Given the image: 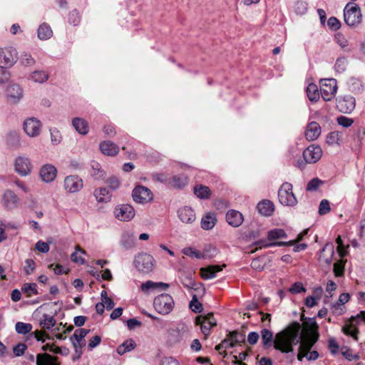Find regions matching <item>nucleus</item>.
Segmentation results:
<instances>
[{"instance_id":"nucleus-1","label":"nucleus","mask_w":365,"mask_h":365,"mask_svg":"<svg viewBox=\"0 0 365 365\" xmlns=\"http://www.w3.org/2000/svg\"><path fill=\"white\" fill-rule=\"evenodd\" d=\"M300 330H302L301 324L297 322H293L284 329L278 332L274 339L271 331L263 329L261 331L262 344L265 347H270L273 344L276 350L282 353L292 352L293 346L298 344Z\"/></svg>"},{"instance_id":"nucleus-2","label":"nucleus","mask_w":365,"mask_h":365,"mask_svg":"<svg viewBox=\"0 0 365 365\" xmlns=\"http://www.w3.org/2000/svg\"><path fill=\"white\" fill-rule=\"evenodd\" d=\"M155 264V259L152 255L146 252L138 254L134 259L135 268L140 272L148 274L150 272Z\"/></svg>"},{"instance_id":"nucleus-3","label":"nucleus","mask_w":365,"mask_h":365,"mask_svg":"<svg viewBox=\"0 0 365 365\" xmlns=\"http://www.w3.org/2000/svg\"><path fill=\"white\" fill-rule=\"evenodd\" d=\"M173 297L168 294H162L156 297L153 302L155 309L161 314H169L173 308Z\"/></svg>"},{"instance_id":"nucleus-4","label":"nucleus","mask_w":365,"mask_h":365,"mask_svg":"<svg viewBox=\"0 0 365 365\" xmlns=\"http://www.w3.org/2000/svg\"><path fill=\"white\" fill-rule=\"evenodd\" d=\"M279 201L286 206H294L297 200L292 192V185L289 182L283 183L278 191Z\"/></svg>"},{"instance_id":"nucleus-5","label":"nucleus","mask_w":365,"mask_h":365,"mask_svg":"<svg viewBox=\"0 0 365 365\" xmlns=\"http://www.w3.org/2000/svg\"><path fill=\"white\" fill-rule=\"evenodd\" d=\"M344 17L345 23L349 26L359 24L361 19L360 9L356 4H346L344 10Z\"/></svg>"},{"instance_id":"nucleus-6","label":"nucleus","mask_w":365,"mask_h":365,"mask_svg":"<svg viewBox=\"0 0 365 365\" xmlns=\"http://www.w3.org/2000/svg\"><path fill=\"white\" fill-rule=\"evenodd\" d=\"M17 60V51L13 47L0 48V68H10Z\"/></svg>"},{"instance_id":"nucleus-7","label":"nucleus","mask_w":365,"mask_h":365,"mask_svg":"<svg viewBox=\"0 0 365 365\" xmlns=\"http://www.w3.org/2000/svg\"><path fill=\"white\" fill-rule=\"evenodd\" d=\"M337 84L335 79H324L321 81L320 93L325 101H331L336 93Z\"/></svg>"},{"instance_id":"nucleus-8","label":"nucleus","mask_w":365,"mask_h":365,"mask_svg":"<svg viewBox=\"0 0 365 365\" xmlns=\"http://www.w3.org/2000/svg\"><path fill=\"white\" fill-rule=\"evenodd\" d=\"M132 196L135 202L140 204L147 203L153 200L151 190L141 185H138L133 189Z\"/></svg>"},{"instance_id":"nucleus-9","label":"nucleus","mask_w":365,"mask_h":365,"mask_svg":"<svg viewBox=\"0 0 365 365\" xmlns=\"http://www.w3.org/2000/svg\"><path fill=\"white\" fill-rule=\"evenodd\" d=\"M15 171L21 176L29 175L32 170V164L29 158L18 156L14 160Z\"/></svg>"},{"instance_id":"nucleus-10","label":"nucleus","mask_w":365,"mask_h":365,"mask_svg":"<svg viewBox=\"0 0 365 365\" xmlns=\"http://www.w3.org/2000/svg\"><path fill=\"white\" fill-rule=\"evenodd\" d=\"M301 332V331H299ZM319 335L317 333L309 332L305 336H302L299 333V342L300 345L299 349L305 353H309L314 344L317 341Z\"/></svg>"},{"instance_id":"nucleus-11","label":"nucleus","mask_w":365,"mask_h":365,"mask_svg":"<svg viewBox=\"0 0 365 365\" xmlns=\"http://www.w3.org/2000/svg\"><path fill=\"white\" fill-rule=\"evenodd\" d=\"M114 215L119 220L130 221L135 216V210L130 205H120L115 208Z\"/></svg>"},{"instance_id":"nucleus-12","label":"nucleus","mask_w":365,"mask_h":365,"mask_svg":"<svg viewBox=\"0 0 365 365\" xmlns=\"http://www.w3.org/2000/svg\"><path fill=\"white\" fill-rule=\"evenodd\" d=\"M322 155V148L315 145H311L303 152V158L307 163H315L320 160Z\"/></svg>"},{"instance_id":"nucleus-13","label":"nucleus","mask_w":365,"mask_h":365,"mask_svg":"<svg viewBox=\"0 0 365 365\" xmlns=\"http://www.w3.org/2000/svg\"><path fill=\"white\" fill-rule=\"evenodd\" d=\"M41 123L36 118H29L24 121V130L30 137H36L40 134Z\"/></svg>"},{"instance_id":"nucleus-14","label":"nucleus","mask_w":365,"mask_h":365,"mask_svg":"<svg viewBox=\"0 0 365 365\" xmlns=\"http://www.w3.org/2000/svg\"><path fill=\"white\" fill-rule=\"evenodd\" d=\"M63 186L67 192H76L83 187V181L77 175L67 176L64 180Z\"/></svg>"},{"instance_id":"nucleus-15","label":"nucleus","mask_w":365,"mask_h":365,"mask_svg":"<svg viewBox=\"0 0 365 365\" xmlns=\"http://www.w3.org/2000/svg\"><path fill=\"white\" fill-rule=\"evenodd\" d=\"M8 101L12 103H18L23 97V91L18 84H11L6 88Z\"/></svg>"},{"instance_id":"nucleus-16","label":"nucleus","mask_w":365,"mask_h":365,"mask_svg":"<svg viewBox=\"0 0 365 365\" xmlns=\"http://www.w3.org/2000/svg\"><path fill=\"white\" fill-rule=\"evenodd\" d=\"M57 170L56 167L51 164H46L40 169L39 175L43 181L45 182H51L54 180L56 177Z\"/></svg>"},{"instance_id":"nucleus-17","label":"nucleus","mask_w":365,"mask_h":365,"mask_svg":"<svg viewBox=\"0 0 365 365\" xmlns=\"http://www.w3.org/2000/svg\"><path fill=\"white\" fill-rule=\"evenodd\" d=\"M334 255V247L332 243H327L322 250L319 259L321 263L327 265L331 264Z\"/></svg>"},{"instance_id":"nucleus-18","label":"nucleus","mask_w":365,"mask_h":365,"mask_svg":"<svg viewBox=\"0 0 365 365\" xmlns=\"http://www.w3.org/2000/svg\"><path fill=\"white\" fill-rule=\"evenodd\" d=\"M2 202L6 209L12 210L17 207L19 197L12 190H7L3 195Z\"/></svg>"},{"instance_id":"nucleus-19","label":"nucleus","mask_w":365,"mask_h":365,"mask_svg":"<svg viewBox=\"0 0 365 365\" xmlns=\"http://www.w3.org/2000/svg\"><path fill=\"white\" fill-rule=\"evenodd\" d=\"M321 134V126L315 121L309 123L305 130V138L309 141L316 140Z\"/></svg>"},{"instance_id":"nucleus-20","label":"nucleus","mask_w":365,"mask_h":365,"mask_svg":"<svg viewBox=\"0 0 365 365\" xmlns=\"http://www.w3.org/2000/svg\"><path fill=\"white\" fill-rule=\"evenodd\" d=\"M243 220L242 213L235 210H230L226 214V221L230 225L234 227L240 226Z\"/></svg>"},{"instance_id":"nucleus-21","label":"nucleus","mask_w":365,"mask_h":365,"mask_svg":"<svg viewBox=\"0 0 365 365\" xmlns=\"http://www.w3.org/2000/svg\"><path fill=\"white\" fill-rule=\"evenodd\" d=\"M179 219L184 223H192L195 220V214L194 210L187 206H185L178 210Z\"/></svg>"},{"instance_id":"nucleus-22","label":"nucleus","mask_w":365,"mask_h":365,"mask_svg":"<svg viewBox=\"0 0 365 365\" xmlns=\"http://www.w3.org/2000/svg\"><path fill=\"white\" fill-rule=\"evenodd\" d=\"M5 139L6 145L10 149L16 150L19 149L21 145L20 135L15 130L9 132L6 134Z\"/></svg>"},{"instance_id":"nucleus-23","label":"nucleus","mask_w":365,"mask_h":365,"mask_svg":"<svg viewBox=\"0 0 365 365\" xmlns=\"http://www.w3.org/2000/svg\"><path fill=\"white\" fill-rule=\"evenodd\" d=\"M225 267V264L220 265H210L207 267H202L200 269L201 277L204 279H208L215 277L216 273L222 270V267Z\"/></svg>"},{"instance_id":"nucleus-24","label":"nucleus","mask_w":365,"mask_h":365,"mask_svg":"<svg viewBox=\"0 0 365 365\" xmlns=\"http://www.w3.org/2000/svg\"><path fill=\"white\" fill-rule=\"evenodd\" d=\"M337 107L341 112L351 113L355 108V99L351 96L344 97L338 101Z\"/></svg>"},{"instance_id":"nucleus-25","label":"nucleus","mask_w":365,"mask_h":365,"mask_svg":"<svg viewBox=\"0 0 365 365\" xmlns=\"http://www.w3.org/2000/svg\"><path fill=\"white\" fill-rule=\"evenodd\" d=\"M120 243L125 250L132 249L135 246V236L130 232H124Z\"/></svg>"},{"instance_id":"nucleus-26","label":"nucleus","mask_w":365,"mask_h":365,"mask_svg":"<svg viewBox=\"0 0 365 365\" xmlns=\"http://www.w3.org/2000/svg\"><path fill=\"white\" fill-rule=\"evenodd\" d=\"M100 149L106 155H115L119 152L118 145L109 140L101 143Z\"/></svg>"},{"instance_id":"nucleus-27","label":"nucleus","mask_w":365,"mask_h":365,"mask_svg":"<svg viewBox=\"0 0 365 365\" xmlns=\"http://www.w3.org/2000/svg\"><path fill=\"white\" fill-rule=\"evenodd\" d=\"M257 208L262 215L270 216L274 210V205L270 200H264L258 203Z\"/></svg>"},{"instance_id":"nucleus-28","label":"nucleus","mask_w":365,"mask_h":365,"mask_svg":"<svg viewBox=\"0 0 365 365\" xmlns=\"http://www.w3.org/2000/svg\"><path fill=\"white\" fill-rule=\"evenodd\" d=\"M37 365H60L57 361V357L53 356L48 354H38L36 356Z\"/></svg>"},{"instance_id":"nucleus-29","label":"nucleus","mask_w":365,"mask_h":365,"mask_svg":"<svg viewBox=\"0 0 365 365\" xmlns=\"http://www.w3.org/2000/svg\"><path fill=\"white\" fill-rule=\"evenodd\" d=\"M217 218L214 212H208L201 220V227L205 230H211L216 224Z\"/></svg>"},{"instance_id":"nucleus-30","label":"nucleus","mask_w":365,"mask_h":365,"mask_svg":"<svg viewBox=\"0 0 365 365\" xmlns=\"http://www.w3.org/2000/svg\"><path fill=\"white\" fill-rule=\"evenodd\" d=\"M188 182L187 178L184 174H180L173 176L170 178L168 184L176 188H182Z\"/></svg>"},{"instance_id":"nucleus-31","label":"nucleus","mask_w":365,"mask_h":365,"mask_svg":"<svg viewBox=\"0 0 365 365\" xmlns=\"http://www.w3.org/2000/svg\"><path fill=\"white\" fill-rule=\"evenodd\" d=\"M72 124L80 134L86 135L88 133V125L86 120L81 118H75L72 120Z\"/></svg>"},{"instance_id":"nucleus-32","label":"nucleus","mask_w":365,"mask_h":365,"mask_svg":"<svg viewBox=\"0 0 365 365\" xmlns=\"http://www.w3.org/2000/svg\"><path fill=\"white\" fill-rule=\"evenodd\" d=\"M136 344L135 341L133 339H128L118 346L116 351L119 355H123L124 354L133 350Z\"/></svg>"},{"instance_id":"nucleus-33","label":"nucleus","mask_w":365,"mask_h":365,"mask_svg":"<svg viewBox=\"0 0 365 365\" xmlns=\"http://www.w3.org/2000/svg\"><path fill=\"white\" fill-rule=\"evenodd\" d=\"M89 329H78L74 331V334L71 337V341L75 339L79 344V348L81 349L83 346H85L86 341L84 340L85 336L89 333Z\"/></svg>"},{"instance_id":"nucleus-34","label":"nucleus","mask_w":365,"mask_h":365,"mask_svg":"<svg viewBox=\"0 0 365 365\" xmlns=\"http://www.w3.org/2000/svg\"><path fill=\"white\" fill-rule=\"evenodd\" d=\"M93 194L96 197V199L99 202H109L111 199V195L105 187L96 189Z\"/></svg>"},{"instance_id":"nucleus-35","label":"nucleus","mask_w":365,"mask_h":365,"mask_svg":"<svg viewBox=\"0 0 365 365\" xmlns=\"http://www.w3.org/2000/svg\"><path fill=\"white\" fill-rule=\"evenodd\" d=\"M180 282L183 286L187 289H197V284L192 278V274L191 272H184L181 277Z\"/></svg>"},{"instance_id":"nucleus-36","label":"nucleus","mask_w":365,"mask_h":365,"mask_svg":"<svg viewBox=\"0 0 365 365\" xmlns=\"http://www.w3.org/2000/svg\"><path fill=\"white\" fill-rule=\"evenodd\" d=\"M195 195L200 199H208L211 195L210 189L205 185H197L194 187Z\"/></svg>"},{"instance_id":"nucleus-37","label":"nucleus","mask_w":365,"mask_h":365,"mask_svg":"<svg viewBox=\"0 0 365 365\" xmlns=\"http://www.w3.org/2000/svg\"><path fill=\"white\" fill-rule=\"evenodd\" d=\"M53 31L51 27L46 24H42L38 29V37L41 40H46L52 36Z\"/></svg>"},{"instance_id":"nucleus-38","label":"nucleus","mask_w":365,"mask_h":365,"mask_svg":"<svg viewBox=\"0 0 365 365\" xmlns=\"http://www.w3.org/2000/svg\"><path fill=\"white\" fill-rule=\"evenodd\" d=\"M307 95L309 101L317 102L319 99L317 86L314 83H309L307 88Z\"/></svg>"},{"instance_id":"nucleus-39","label":"nucleus","mask_w":365,"mask_h":365,"mask_svg":"<svg viewBox=\"0 0 365 365\" xmlns=\"http://www.w3.org/2000/svg\"><path fill=\"white\" fill-rule=\"evenodd\" d=\"M158 287L167 289L169 287V284L163 282H153L152 281H147L141 284V289L143 292H148L149 289H156Z\"/></svg>"},{"instance_id":"nucleus-40","label":"nucleus","mask_w":365,"mask_h":365,"mask_svg":"<svg viewBox=\"0 0 365 365\" xmlns=\"http://www.w3.org/2000/svg\"><path fill=\"white\" fill-rule=\"evenodd\" d=\"M195 324L200 325L201 331L207 337L210 333L211 328L213 327L211 324H207L206 320H202V316L200 315L195 318Z\"/></svg>"},{"instance_id":"nucleus-41","label":"nucleus","mask_w":365,"mask_h":365,"mask_svg":"<svg viewBox=\"0 0 365 365\" xmlns=\"http://www.w3.org/2000/svg\"><path fill=\"white\" fill-rule=\"evenodd\" d=\"M30 78L36 83H43L48 79V74L43 71H35L31 74Z\"/></svg>"},{"instance_id":"nucleus-42","label":"nucleus","mask_w":365,"mask_h":365,"mask_svg":"<svg viewBox=\"0 0 365 365\" xmlns=\"http://www.w3.org/2000/svg\"><path fill=\"white\" fill-rule=\"evenodd\" d=\"M91 168L92 171L91 175L95 180H98L105 177V173L101 170V165L98 163L93 161L91 163Z\"/></svg>"},{"instance_id":"nucleus-43","label":"nucleus","mask_w":365,"mask_h":365,"mask_svg":"<svg viewBox=\"0 0 365 365\" xmlns=\"http://www.w3.org/2000/svg\"><path fill=\"white\" fill-rule=\"evenodd\" d=\"M36 283H25L21 287V291L27 297L38 294Z\"/></svg>"},{"instance_id":"nucleus-44","label":"nucleus","mask_w":365,"mask_h":365,"mask_svg":"<svg viewBox=\"0 0 365 365\" xmlns=\"http://www.w3.org/2000/svg\"><path fill=\"white\" fill-rule=\"evenodd\" d=\"M56 324V319L53 316L44 314L43 319L40 321V325L43 329H49Z\"/></svg>"},{"instance_id":"nucleus-45","label":"nucleus","mask_w":365,"mask_h":365,"mask_svg":"<svg viewBox=\"0 0 365 365\" xmlns=\"http://www.w3.org/2000/svg\"><path fill=\"white\" fill-rule=\"evenodd\" d=\"M32 325L29 323L19 322L15 325L16 331L19 334H26L31 331Z\"/></svg>"},{"instance_id":"nucleus-46","label":"nucleus","mask_w":365,"mask_h":365,"mask_svg":"<svg viewBox=\"0 0 365 365\" xmlns=\"http://www.w3.org/2000/svg\"><path fill=\"white\" fill-rule=\"evenodd\" d=\"M334 40L337 44L344 51H350L351 50L348 48L349 42L344 36L341 33H337L334 36Z\"/></svg>"},{"instance_id":"nucleus-47","label":"nucleus","mask_w":365,"mask_h":365,"mask_svg":"<svg viewBox=\"0 0 365 365\" xmlns=\"http://www.w3.org/2000/svg\"><path fill=\"white\" fill-rule=\"evenodd\" d=\"M287 235L282 229H274L268 232V239L269 240H275L277 239L285 238Z\"/></svg>"},{"instance_id":"nucleus-48","label":"nucleus","mask_w":365,"mask_h":365,"mask_svg":"<svg viewBox=\"0 0 365 365\" xmlns=\"http://www.w3.org/2000/svg\"><path fill=\"white\" fill-rule=\"evenodd\" d=\"M20 63L24 66H31L35 64L36 61L30 53H24L20 56Z\"/></svg>"},{"instance_id":"nucleus-49","label":"nucleus","mask_w":365,"mask_h":365,"mask_svg":"<svg viewBox=\"0 0 365 365\" xmlns=\"http://www.w3.org/2000/svg\"><path fill=\"white\" fill-rule=\"evenodd\" d=\"M182 253L187 256L195 257L197 259H204L205 258V255L199 251L192 248V247H186L182 250Z\"/></svg>"},{"instance_id":"nucleus-50","label":"nucleus","mask_w":365,"mask_h":365,"mask_svg":"<svg viewBox=\"0 0 365 365\" xmlns=\"http://www.w3.org/2000/svg\"><path fill=\"white\" fill-rule=\"evenodd\" d=\"M345 261L342 259L334 264V273L336 277H341L344 273Z\"/></svg>"},{"instance_id":"nucleus-51","label":"nucleus","mask_w":365,"mask_h":365,"mask_svg":"<svg viewBox=\"0 0 365 365\" xmlns=\"http://www.w3.org/2000/svg\"><path fill=\"white\" fill-rule=\"evenodd\" d=\"M348 60L345 57L338 58L335 63V69L337 72L342 73L346 69Z\"/></svg>"},{"instance_id":"nucleus-52","label":"nucleus","mask_w":365,"mask_h":365,"mask_svg":"<svg viewBox=\"0 0 365 365\" xmlns=\"http://www.w3.org/2000/svg\"><path fill=\"white\" fill-rule=\"evenodd\" d=\"M190 308L195 313H200L202 311V305L198 301L195 294L192 296V300L190 302Z\"/></svg>"},{"instance_id":"nucleus-53","label":"nucleus","mask_w":365,"mask_h":365,"mask_svg":"<svg viewBox=\"0 0 365 365\" xmlns=\"http://www.w3.org/2000/svg\"><path fill=\"white\" fill-rule=\"evenodd\" d=\"M327 143L330 145L339 144L340 141V134L337 131L331 132L327 137Z\"/></svg>"},{"instance_id":"nucleus-54","label":"nucleus","mask_w":365,"mask_h":365,"mask_svg":"<svg viewBox=\"0 0 365 365\" xmlns=\"http://www.w3.org/2000/svg\"><path fill=\"white\" fill-rule=\"evenodd\" d=\"M229 334L231 336V339L235 343V346L237 344L244 343L245 341V334L240 333L237 331H233L230 332Z\"/></svg>"},{"instance_id":"nucleus-55","label":"nucleus","mask_w":365,"mask_h":365,"mask_svg":"<svg viewBox=\"0 0 365 365\" xmlns=\"http://www.w3.org/2000/svg\"><path fill=\"white\" fill-rule=\"evenodd\" d=\"M294 242L292 241H290L289 242H277L274 243H266L264 241H259L256 242V245L259 246V248L262 247H267L271 246H284V245H292Z\"/></svg>"},{"instance_id":"nucleus-56","label":"nucleus","mask_w":365,"mask_h":365,"mask_svg":"<svg viewBox=\"0 0 365 365\" xmlns=\"http://www.w3.org/2000/svg\"><path fill=\"white\" fill-rule=\"evenodd\" d=\"M323 184V181L319 180V178H313L311 180L307 185V191H316L319 187Z\"/></svg>"},{"instance_id":"nucleus-57","label":"nucleus","mask_w":365,"mask_h":365,"mask_svg":"<svg viewBox=\"0 0 365 365\" xmlns=\"http://www.w3.org/2000/svg\"><path fill=\"white\" fill-rule=\"evenodd\" d=\"M342 331L346 335L351 336L355 340H357V329L353 328L352 325H345L342 327Z\"/></svg>"},{"instance_id":"nucleus-58","label":"nucleus","mask_w":365,"mask_h":365,"mask_svg":"<svg viewBox=\"0 0 365 365\" xmlns=\"http://www.w3.org/2000/svg\"><path fill=\"white\" fill-rule=\"evenodd\" d=\"M265 263L263 258L254 259L251 262V267L257 271H262L264 267Z\"/></svg>"},{"instance_id":"nucleus-59","label":"nucleus","mask_w":365,"mask_h":365,"mask_svg":"<svg viewBox=\"0 0 365 365\" xmlns=\"http://www.w3.org/2000/svg\"><path fill=\"white\" fill-rule=\"evenodd\" d=\"M27 349V346L24 343H19L13 348V352L15 356H22Z\"/></svg>"},{"instance_id":"nucleus-60","label":"nucleus","mask_w":365,"mask_h":365,"mask_svg":"<svg viewBox=\"0 0 365 365\" xmlns=\"http://www.w3.org/2000/svg\"><path fill=\"white\" fill-rule=\"evenodd\" d=\"M329 202L327 200H322L319 204V213L321 215L327 214L330 211Z\"/></svg>"},{"instance_id":"nucleus-61","label":"nucleus","mask_w":365,"mask_h":365,"mask_svg":"<svg viewBox=\"0 0 365 365\" xmlns=\"http://www.w3.org/2000/svg\"><path fill=\"white\" fill-rule=\"evenodd\" d=\"M50 133L51 142L54 145L60 143V142L61 141V135L60 132L57 129L54 128L50 130Z\"/></svg>"},{"instance_id":"nucleus-62","label":"nucleus","mask_w":365,"mask_h":365,"mask_svg":"<svg viewBox=\"0 0 365 365\" xmlns=\"http://www.w3.org/2000/svg\"><path fill=\"white\" fill-rule=\"evenodd\" d=\"M306 289L304 287L302 282H295L290 288L289 292L293 294H299L301 292H304Z\"/></svg>"},{"instance_id":"nucleus-63","label":"nucleus","mask_w":365,"mask_h":365,"mask_svg":"<svg viewBox=\"0 0 365 365\" xmlns=\"http://www.w3.org/2000/svg\"><path fill=\"white\" fill-rule=\"evenodd\" d=\"M337 123L344 128H348L353 124L354 120L351 118L341 115L337 118Z\"/></svg>"},{"instance_id":"nucleus-64","label":"nucleus","mask_w":365,"mask_h":365,"mask_svg":"<svg viewBox=\"0 0 365 365\" xmlns=\"http://www.w3.org/2000/svg\"><path fill=\"white\" fill-rule=\"evenodd\" d=\"M106 183L108 184V187L111 190H113L118 189L120 185V182H119L118 178L115 176H112V177L109 178L107 180Z\"/></svg>"}]
</instances>
